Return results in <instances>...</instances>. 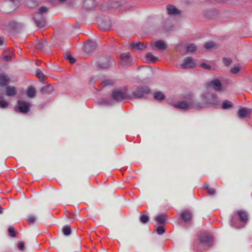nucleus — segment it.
<instances>
[{
	"instance_id": "17",
	"label": "nucleus",
	"mask_w": 252,
	"mask_h": 252,
	"mask_svg": "<svg viewBox=\"0 0 252 252\" xmlns=\"http://www.w3.org/2000/svg\"><path fill=\"white\" fill-rule=\"evenodd\" d=\"M6 94L7 96H13L16 94V89L14 86H8L6 88Z\"/></svg>"
},
{
	"instance_id": "20",
	"label": "nucleus",
	"mask_w": 252,
	"mask_h": 252,
	"mask_svg": "<svg viewBox=\"0 0 252 252\" xmlns=\"http://www.w3.org/2000/svg\"><path fill=\"white\" fill-rule=\"evenodd\" d=\"M53 87L51 85L45 86L40 89V92L42 94H49L53 91Z\"/></svg>"
},
{
	"instance_id": "7",
	"label": "nucleus",
	"mask_w": 252,
	"mask_h": 252,
	"mask_svg": "<svg viewBox=\"0 0 252 252\" xmlns=\"http://www.w3.org/2000/svg\"><path fill=\"white\" fill-rule=\"evenodd\" d=\"M96 48V43L94 41H89L85 43L83 49L86 53H90L94 51Z\"/></svg>"
},
{
	"instance_id": "41",
	"label": "nucleus",
	"mask_w": 252,
	"mask_h": 252,
	"mask_svg": "<svg viewBox=\"0 0 252 252\" xmlns=\"http://www.w3.org/2000/svg\"><path fill=\"white\" fill-rule=\"evenodd\" d=\"M223 63L224 64L228 66L231 63L232 60L230 58H223Z\"/></svg>"
},
{
	"instance_id": "44",
	"label": "nucleus",
	"mask_w": 252,
	"mask_h": 252,
	"mask_svg": "<svg viewBox=\"0 0 252 252\" xmlns=\"http://www.w3.org/2000/svg\"><path fill=\"white\" fill-rule=\"evenodd\" d=\"M201 67L206 69H210L211 66L206 63H201L200 64Z\"/></svg>"
},
{
	"instance_id": "29",
	"label": "nucleus",
	"mask_w": 252,
	"mask_h": 252,
	"mask_svg": "<svg viewBox=\"0 0 252 252\" xmlns=\"http://www.w3.org/2000/svg\"><path fill=\"white\" fill-rule=\"evenodd\" d=\"M26 5L28 7L32 8L36 6L37 2L35 0H27Z\"/></svg>"
},
{
	"instance_id": "26",
	"label": "nucleus",
	"mask_w": 252,
	"mask_h": 252,
	"mask_svg": "<svg viewBox=\"0 0 252 252\" xmlns=\"http://www.w3.org/2000/svg\"><path fill=\"white\" fill-rule=\"evenodd\" d=\"M146 60L147 61H150L155 63L158 60V58L152 55V53H149L145 55Z\"/></svg>"
},
{
	"instance_id": "38",
	"label": "nucleus",
	"mask_w": 252,
	"mask_h": 252,
	"mask_svg": "<svg viewBox=\"0 0 252 252\" xmlns=\"http://www.w3.org/2000/svg\"><path fill=\"white\" fill-rule=\"evenodd\" d=\"M240 66L239 65H235L231 69V72L233 74H236L240 71Z\"/></svg>"
},
{
	"instance_id": "6",
	"label": "nucleus",
	"mask_w": 252,
	"mask_h": 252,
	"mask_svg": "<svg viewBox=\"0 0 252 252\" xmlns=\"http://www.w3.org/2000/svg\"><path fill=\"white\" fill-rule=\"evenodd\" d=\"M17 104L19 111L22 113H27L31 106L29 102L23 100L18 101Z\"/></svg>"
},
{
	"instance_id": "52",
	"label": "nucleus",
	"mask_w": 252,
	"mask_h": 252,
	"mask_svg": "<svg viewBox=\"0 0 252 252\" xmlns=\"http://www.w3.org/2000/svg\"><path fill=\"white\" fill-rule=\"evenodd\" d=\"M107 103L109 104H112V103H109V102H107Z\"/></svg>"
},
{
	"instance_id": "9",
	"label": "nucleus",
	"mask_w": 252,
	"mask_h": 252,
	"mask_svg": "<svg viewBox=\"0 0 252 252\" xmlns=\"http://www.w3.org/2000/svg\"><path fill=\"white\" fill-rule=\"evenodd\" d=\"M112 96L116 101H122L126 98V95L123 91L115 90L112 94Z\"/></svg>"
},
{
	"instance_id": "22",
	"label": "nucleus",
	"mask_w": 252,
	"mask_h": 252,
	"mask_svg": "<svg viewBox=\"0 0 252 252\" xmlns=\"http://www.w3.org/2000/svg\"><path fill=\"white\" fill-rule=\"evenodd\" d=\"M8 81L9 78L6 75L0 74V86L6 85Z\"/></svg>"
},
{
	"instance_id": "35",
	"label": "nucleus",
	"mask_w": 252,
	"mask_h": 252,
	"mask_svg": "<svg viewBox=\"0 0 252 252\" xmlns=\"http://www.w3.org/2000/svg\"><path fill=\"white\" fill-rule=\"evenodd\" d=\"M8 106V103L4 100H0V107L1 108H6Z\"/></svg>"
},
{
	"instance_id": "21",
	"label": "nucleus",
	"mask_w": 252,
	"mask_h": 252,
	"mask_svg": "<svg viewBox=\"0 0 252 252\" xmlns=\"http://www.w3.org/2000/svg\"><path fill=\"white\" fill-rule=\"evenodd\" d=\"M36 90L33 87H30L27 90V95L29 97H33L35 95Z\"/></svg>"
},
{
	"instance_id": "27",
	"label": "nucleus",
	"mask_w": 252,
	"mask_h": 252,
	"mask_svg": "<svg viewBox=\"0 0 252 252\" xmlns=\"http://www.w3.org/2000/svg\"><path fill=\"white\" fill-rule=\"evenodd\" d=\"M64 58L69 61L71 64H73L76 62V59L73 58L69 53H66L65 54Z\"/></svg>"
},
{
	"instance_id": "42",
	"label": "nucleus",
	"mask_w": 252,
	"mask_h": 252,
	"mask_svg": "<svg viewBox=\"0 0 252 252\" xmlns=\"http://www.w3.org/2000/svg\"><path fill=\"white\" fill-rule=\"evenodd\" d=\"M18 247L20 250L24 251L25 249V244H24V242L22 241H20L18 243Z\"/></svg>"
},
{
	"instance_id": "30",
	"label": "nucleus",
	"mask_w": 252,
	"mask_h": 252,
	"mask_svg": "<svg viewBox=\"0 0 252 252\" xmlns=\"http://www.w3.org/2000/svg\"><path fill=\"white\" fill-rule=\"evenodd\" d=\"M156 220L158 223L162 224L165 221V216L163 215L157 216L155 218Z\"/></svg>"
},
{
	"instance_id": "24",
	"label": "nucleus",
	"mask_w": 252,
	"mask_h": 252,
	"mask_svg": "<svg viewBox=\"0 0 252 252\" xmlns=\"http://www.w3.org/2000/svg\"><path fill=\"white\" fill-rule=\"evenodd\" d=\"M181 217L184 221L188 222L191 219V214L188 211H185L182 213Z\"/></svg>"
},
{
	"instance_id": "1",
	"label": "nucleus",
	"mask_w": 252,
	"mask_h": 252,
	"mask_svg": "<svg viewBox=\"0 0 252 252\" xmlns=\"http://www.w3.org/2000/svg\"><path fill=\"white\" fill-rule=\"evenodd\" d=\"M200 98L201 99L202 104L194 105V107L196 109H199L202 107V105L208 106H213L218 105L220 103L219 98L217 94L209 91H206L201 93Z\"/></svg>"
},
{
	"instance_id": "13",
	"label": "nucleus",
	"mask_w": 252,
	"mask_h": 252,
	"mask_svg": "<svg viewBox=\"0 0 252 252\" xmlns=\"http://www.w3.org/2000/svg\"><path fill=\"white\" fill-rule=\"evenodd\" d=\"M252 112V110L250 108L244 107L238 110V114L240 118H243L249 115Z\"/></svg>"
},
{
	"instance_id": "36",
	"label": "nucleus",
	"mask_w": 252,
	"mask_h": 252,
	"mask_svg": "<svg viewBox=\"0 0 252 252\" xmlns=\"http://www.w3.org/2000/svg\"><path fill=\"white\" fill-rule=\"evenodd\" d=\"M16 232L15 229L13 226H10L8 228V232L10 235L13 237L15 236V232Z\"/></svg>"
},
{
	"instance_id": "33",
	"label": "nucleus",
	"mask_w": 252,
	"mask_h": 252,
	"mask_svg": "<svg viewBox=\"0 0 252 252\" xmlns=\"http://www.w3.org/2000/svg\"><path fill=\"white\" fill-rule=\"evenodd\" d=\"M149 218L148 216L142 215L140 217V220L142 223H145L148 221Z\"/></svg>"
},
{
	"instance_id": "40",
	"label": "nucleus",
	"mask_w": 252,
	"mask_h": 252,
	"mask_svg": "<svg viewBox=\"0 0 252 252\" xmlns=\"http://www.w3.org/2000/svg\"><path fill=\"white\" fill-rule=\"evenodd\" d=\"M36 217L33 215H31L29 217L28 220L30 224L33 223L36 220Z\"/></svg>"
},
{
	"instance_id": "50",
	"label": "nucleus",
	"mask_w": 252,
	"mask_h": 252,
	"mask_svg": "<svg viewBox=\"0 0 252 252\" xmlns=\"http://www.w3.org/2000/svg\"><path fill=\"white\" fill-rule=\"evenodd\" d=\"M204 187H205V188H206L207 189H208L209 188V187H208V184H207V183H205V184H204Z\"/></svg>"
},
{
	"instance_id": "46",
	"label": "nucleus",
	"mask_w": 252,
	"mask_h": 252,
	"mask_svg": "<svg viewBox=\"0 0 252 252\" xmlns=\"http://www.w3.org/2000/svg\"><path fill=\"white\" fill-rule=\"evenodd\" d=\"M3 59L5 61H9L12 59V57L10 56L6 55L3 57Z\"/></svg>"
},
{
	"instance_id": "51",
	"label": "nucleus",
	"mask_w": 252,
	"mask_h": 252,
	"mask_svg": "<svg viewBox=\"0 0 252 252\" xmlns=\"http://www.w3.org/2000/svg\"><path fill=\"white\" fill-rule=\"evenodd\" d=\"M60 2H63L65 1L66 0H58Z\"/></svg>"
},
{
	"instance_id": "39",
	"label": "nucleus",
	"mask_w": 252,
	"mask_h": 252,
	"mask_svg": "<svg viewBox=\"0 0 252 252\" xmlns=\"http://www.w3.org/2000/svg\"><path fill=\"white\" fill-rule=\"evenodd\" d=\"M214 42H206L204 44V47L206 49H210L211 48H212L213 47H214Z\"/></svg>"
},
{
	"instance_id": "28",
	"label": "nucleus",
	"mask_w": 252,
	"mask_h": 252,
	"mask_svg": "<svg viewBox=\"0 0 252 252\" xmlns=\"http://www.w3.org/2000/svg\"><path fill=\"white\" fill-rule=\"evenodd\" d=\"M62 232L65 236H69L71 234V228L70 226H64L62 228Z\"/></svg>"
},
{
	"instance_id": "5",
	"label": "nucleus",
	"mask_w": 252,
	"mask_h": 252,
	"mask_svg": "<svg viewBox=\"0 0 252 252\" xmlns=\"http://www.w3.org/2000/svg\"><path fill=\"white\" fill-rule=\"evenodd\" d=\"M177 66L182 69H189L195 66V62L192 58L188 57L185 58L182 63L178 64Z\"/></svg>"
},
{
	"instance_id": "32",
	"label": "nucleus",
	"mask_w": 252,
	"mask_h": 252,
	"mask_svg": "<svg viewBox=\"0 0 252 252\" xmlns=\"http://www.w3.org/2000/svg\"><path fill=\"white\" fill-rule=\"evenodd\" d=\"M164 97V95L161 92H156L154 94V98L157 100H162L163 99Z\"/></svg>"
},
{
	"instance_id": "12",
	"label": "nucleus",
	"mask_w": 252,
	"mask_h": 252,
	"mask_svg": "<svg viewBox=\"0 0 252 252\" xmlns=\"http://www.w3.org/2000/svg\"><path fill=\"white\" fill-rule=\"evenodd\" d=\"M209 85H211L216 91H222V85L218 79H214L210 81Z\"/></svg>"
},
{
	"instance_id": "8",
	"label": "nucleus",
	"mask_w": 252,
	"mask_h": 252,
	"mask_svg": "<svg viewBox=\"0 0 252 252\" xmlns=\"http://www.w3.org/2000/svg\"><path fill=\"white\" fill-rule=\"evenodd\" d=\"M112 64V62L107 57H101L99 59L97 66L102 68H108Z\"/></svg>"
},
{
	"instance_id": "15",
	"label": "nucleus",
	"mask_w": 252,
	"mask_h": 252,
	"mask_svg": "<svg viewBox=\"0 0 252 252\" xmlns=\"http://www.w3.org/2000/svg\"><path fill=\"white\" fill-rule=\"evenodd\" d=\"M120 57L121 60L127 64L129 65L131 63L132 61L129 52L123 53Z\"/></svg>"
},
{
	"instance_id": "47",
	"label": "nucleus",
	"mask_w": 252,
	"mask_h": 252,
	"mask_svg": "<svg viewBox=\"0 0 252 252\" xmlns=\"http://www.w3.org/2000/svg\"><path fill=\"white\" fill-rule=\"evenodd\" d=\"M36 76L39 78H41L43 77L44 75L40 71V70H38L36 71Z\"/></svg>"
},
{
	"instance_id": "2",
	"label": "nucleus",
	"mask_w": 252,
	"mask_h": 252,
	"mask_svg": "<svg viewBox=\"0 0 252 252\" xmlns=\"http://www.w3.org/2000/svg\"><path fill=\"white\" fill-rule=\"evenodd\" d=\"M49 8L42 6L38 8V11L32 15L33 19L36 25L39 28H42L46 24L45 17L47 14Z\"/></svg>"
},
{
	"instance_id": "43",
	"label": "nucleus",
	"mask_w": 252,
	"mask_h": 252,
	"mask_svg": "<svg viewBox=\"0 0 252 252\" xmlns=\"http://www.w3.org/2000/svg\"><path fill=\"white\" fill-rule=\"evenodd\" d=\"M6 44V39L3 37H0V47H2Z\"/></svg>"
},
{
	"instance_id": "37",
	"label": "nucleus",
	"mask_w": 252,
	"mask_h": 252,
	"mask_svg": "<svg viewBox=\"0 0 252 252\" xmlns=\"http://www.w3.org/2000/svg\"><path fill=\"white\" fill-rule=\"evenodd\" d=\"M156 232L159 235L163 234L165 232V229L162 226H158L156 229Z\"/></svg>"
},
{
	"instance_id": "49",
	"label": "nucleus",
	"mask_w": 252,
	"mask_h": 252,
	"mask_svg": "<svg viewBox=\"0 0 252 252\" xmlns=\"http://www.w3.org/2000/svg\"><path fill=\"white\" fill-rule=\"evenodd\" d=\"M103 83L104 84V85H107L111 84V81L108 80H105L103 82Z\"/></svg>"
},
{
	"instance_id": "25",
	"label": "nucleus",
	"mask_w": 252,
	"mask_h": 252,
	"mask_svg": "<svg viewBox=\"0 0 252 252\" xmlns=\"http://www.w3.org/2000/svg\"><path fill=\"white\" fill-rule=\"evenodd\" d=\"M232 105V103L228 100H225L221 103V107L223 109H229Z\"/></svg>"
},
{
	"instance_id": "48",
	"label": "nucleus",
	"mask_w": 252,
	"mask_h": 252,
	"mask_svg": "<svg viewBox=\"0 0 252 252\" xmlns=\"http://www.w3.org/2000/svg\"><path fill=\"white\" fill-rule=\"evenodd\" d=\"M231 224L232 225L236 227H239L240 226H238L237 225H236L235 223V221H234V218L232 217V219H231Z\"/></svg>"
},
{
	"instance_id": "4",
	"label": "nucleus",
	"mask_w": 252,
	"mask_h": 252,
	"mask_svg": "<svg viewBox=\"0 0 252 252\" xmlns=\"http://www.w3.org/2000/svg\"><path fill=\"white\" fill-rule=\"evenodd\" d=\"M198 245L201 246H211L213 243V239L212 236L206 233L199 235L198 240L196 242Z\"/></svg>"
},
{
	"instance_id": "45",
	"label": "nucleus",
	"mask_w": 252,
	"mask_h": 252,
	"mask_svg": "<svg viewBox=\"0 0 252 252\" xmlns=\"http://www.w3.org/2000/svg\"><path fill=\"white\" fill-rule=\"evenodd\" d=\"M207 190H208L209 194L211 195H213V194H215L216 192L215 189L213 188H209Z\"/></svg>"
},
{
	"instance_id": "16",
	"label": "nucleus",
	"mask_w": 252,
	"mask_h": 252,
	"mask_svg": "<svg viewBox=\"0 0 252 252\" xmlns=\"http://www.w3.org/2000/svg\"><path fill=\"white\" fill-rule=\"evenodd\" d=\"M237 214L242 222L245 223L248 220V215L246 211L239 210L237 212Z\"/></svg>"
},
{
	"instance_id": "19",
	"label": "nucleus",
	"mask_w": 252,
	"mask_h": 252,
	"mask_svg": "<svg viewBox=\"0 0 252 252\" xmlns=\"http://www.w3.org/2000/svg\"><path fill=\"white\" fill-rule=\"evenodd\" d=\"M19 3L18 0H9L6 2V5L7 6L11 7L12 10L15 9Z\"/></svg>"
},
{
	"instance_id": "3",
	"label": "nucleus",
	"mask_w": 252,
	"mask_h": 252,
	"mask_svg": "<svg viewBox=\"0 0 252 252\" xmlns=\"http://www.w3.org/2000/svg\"><path fill=\"white\" fill-rule=\"evenodd\" d=\"M150 92V89L148 87L139 86L130 95V97L134 99L141 98L145 96V95L149 94Z\"/></svg>"
},
{
	"instance_id": "18",
	"label": "nucleus",
	"mask_w": 252,
	"mask_h": 252,
	"mask_svg": "<svg viewBox=\"0 0 252 252\" xmlns=\"http://www.w3.org/2000/svg\"><path fill=\"white\" fill-rule=\"evenodd\" d=\"M96 5V2L94 0H85L84 6L86 9H92Z\"/></svg>"
},
{
	"instance_id": "34",
	"label": "nucleus",
	"mask_w": 252,
	"mask_h": 252,
	"mask_svg": "<svg viewBox=\"0 0 252 252\" xmlns=\"http://www.w3.org/2000/svg\"><path fill=\"white\" fill-rule=\"evenodd\" d=\"M46 44V41L43 40V41H38L36 44V46L38 48L42 49L45 46Z\"/></svg>"
},
{
	"instance_id": "31",
	"label": "nucleus",
	"mask_w": 252,
	"mask_h": 252,
	"mask_svg": "<svg viewBox=\"0 0 252 252\" xmlns=\"http://www.w3.org/2000/svg\"><path fill=\"white\" fill-rule=\"evenodd\" d=\"M196 49V47L194 44H189L187 45L186 47V50L188 52H193Z\"/></svg>"
},
{
	"instance_id": "10",
	"label": "nucleus",
	"mask_w": 252,
	"mask_h": 252,
	"mask_svg": "<svg viewBox=\"0 0 252 252\" xmlns=\"http://www.w3.org/2000/svg\"><path fill=\"white\" fill-rule=\"evenodd\" d=\"M172 106L176 108H179L182 110H188L190 108L191 104L186 101H181L176 103L173 104Z\"/></svg>"
},
{
	"instance_id": "14",
	"label": "nucleus",
	"mask_w": 252,
	"mask_h": 252,
	"mask_svg": "<svg viewBox=\"0 0 252 252\" xmlns=\"http://www.w3.org/2000/svg\"><path fill=\"white\" fill-rule=\"evenodd\" d=\"M154 46L158 50H162L166 48L167 45L164 41L159 40L154 42Z\"/></svg>"
},
{
	"instance_id": "23",
	"label": "nucleus",
	"mask_w": 252,
	"mask_h": 252,
	"mask_svg": "<svg viewBox=\"0 0 252 252\" xmlns=\"http://www.w3.org/2000/svg\"><path fill=\"white\" fill-rule=\"evenodd\" d=\"M131 47L138 50H143L146 47L141 42H134L131 44Z\"/></svg>"
},
{
	"instance_id": "11",
	"label": "nucleus",
	"mask_w": 252,
	"mask_h": 252,
	"mask_svg": "<svg viewBox=\"0 0 252 252\" xmlns=\"http://www.w3.org/2000/svg\"><path fill=\"white\" fill-rule=\"evenodd\" d=\"M167 12L170 16H178L181 14V11L175 6L172 5H168L166 7Z\"/></svg>"
}]
</instances>
